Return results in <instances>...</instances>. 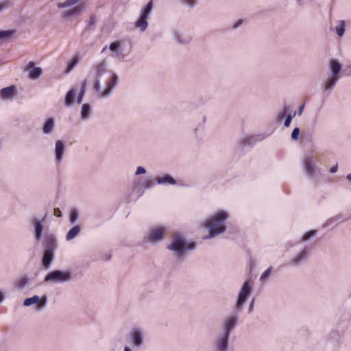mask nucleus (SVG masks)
I'll use <instances>...</instances> for the list:
<instances>
[{"label":"nucleus","mask_w":351,"mask_h":351,"mask_svg":"<svg viewBox=\"0 0 351 351\" xmlns=\"http://www.w3.org/2000/svg\"><path fill=\"white\" fill-rule=\"evenodd\" d=\"M298 3V5H302L303 4V0H295Z\"/></svg>","instance_id":"58"},{"label":"nucleus","mask_w":351,"mask_h":351,"mask_svg":"<svg viewBox=\"0 0 351 351\" xmlns=\"http://www.w3.org/2000/svg\"><path fill=\"white\" fill-rule=\"evenodd\" d=\"M34 65V62H29L28 63V64L25 66V70L27 71L29 70L30 68H32Z\"/></svg>","instance_id":"54"},{"label":"nucleus","mask_w":351,"mask_h":351,"mask_svg":"<svg viewBox=\"0 0 351 351\" xmlns=\"http://www.w3.org/2000/svg\"><path fill=\"white\" fill-rule=\"evenodd\" d=\"M55 128V120L53 117L47 118L43 125V132L44 134H50L53 132Z\"/></svg>","instance_id":"20"},{"label":"nucleus","mask_w":351,"mask_h":351,"mask_svg":"<svg viewBox=\"0 0 351 351\" xmlns=\"http://www.w3.org/2000/svg\"><path fill=\"white\" fill-rule=\"evenodd\" d=\"M230 336L223 334L216 341V348L218 351H227Z\"/></svg>","instance_id":"17"},{"label":"nucleus","mask_w":351,"mask_h":351,"mask_svg":"<svg viewBox=\"0 0 351 351\" xmlns=\"http://www.w3.org/2000/svg\"><path fill=\"white\" fill-rule=\"evenodd\" d=\"M86 84H87V80H84L82 82V84H81L80 91H82V90H83V93H85V92H86Z\"/></svg>","instance_id":"49"},{"label":"nucleus","mask_w":351,"mask_h":351,"mask_svg":"<svg viewBox=\"0 0 351 351\" xmlns=\"http://www.w3.org/2000/svg\"><path fill=\"white\" fill-rule=\"evenodd\" d=\"M272 267H268L261 276L260 280L261 282H265L267 278L270 276L271 273Z\"/></svg>","instance_id":"35"},{"label":"nucleus","mask_w":351,"mask_h":351,"mask_svg":"<svg viewBox=\"0 0 351 351\" xmlns=\"http://www.w3.org/2000/svg\"><path fill=\"white\" fill-rule=\"evenodd\" d=\"M84 94L83 93V90L82 91H80L78 95H77V104H81L82 101V99H83V97L84 96Z\"/></svg>","instance_id":"46"},{"label":"nucleus","mask_w":351,"mask_h":351,"mask_svg":"<svg viewBox=\"0 0 351 351\" xmlns=\"http://www.w3.org/2000/svg\"><path fill=\"white\" fill-rule=\"evenodd\" d=\"M156 182L158 184H176V180L169 174H165L163 176L157 177Z\"/></svg>","instance_id":"21"},{"label":"nucleus","mask_w":351,"mask_h":351,"mask_svg":"<svg viewBox=\"0 0 351 351\" xmlns=\"http://www.w3.org/2000/svg\"><path fill=\"white\" fill-rule=\"evenodd\" d=\"M106 48H107L106 47H104L103 48V49H102L101 52H102V53H103V52H104V51L106 50Z\"/></svg>","instance_id":"60"},{"label":"nucleus","mask_w":351,"mask_h":351,"mask_svg":"<svg viewBox=\"0 0 351 351\" xmlns=\"http://www.w3.org/2000/svg\"><path fill=\"white\" fill-rule=\"evenodd\" d=\"M338 169V165L336 164L335 166L332 167L330 169V172L332 173H335L337 171Z\"/></svg>","instance_id":"51"},{"label":"nucleus","mask_w":351,"mask_h":351,"mask_svg":"<svg viewBox=\"0 0 351 351\" xmlns=\"http://www.w3.org/2000/svg\"><path fill=\"white\" fill-rule=\"evenodd\" d=\"M228 218V214L223 210H219L205 220L203 226L209 230V234L206 238H213L215 236L224 232L226 227L225 221Z\"/></svg>","instance_id":"2"},{"label":"nucleus","mask_w":351,"mask_h":351,"mask_svg":"<svg viewBox=\"0 0 351 351\" xmlns=\"http://www.w3.org/2000/svg\"><path fill=\"white\" fill-rule=\"evenodd\" d=\"M346 178L351 183V173L348 174Z\"/></svg>","instance_id":"57"},{"label":"nucleus","mask_w":351,"mask_h":351,"mask_svg":"<svg viewBox=\"0 0 351 351\" xmlns=\"http://www.w3.org/2000/svg\"><path fill=\"white\" fill-rule=\"evenodd\" d=\"M195 248V243L194 242H187L180 236L175 237L171 244L167 247V249L173 251L178 259H180L187 252L192 251Z\"/></svg>","instance_id":"5"},{"label":"nucleus","mask_w":351,"mask_h":351,"mask_svg":"<svg viewBox=\"0 0 351 351\" xmlns=\"http://www.w3.org/2000/svg\"><path fill=\"white\" fill-rule=\"evenodd\" d=\"M54 215L58 217H61L62 216V212L59 208H54Z\"/></svg>","instance_id":"48"},{"label":"nucleus","mask_w":351,"mask_h":351,"mask_svg":"<svg viewBox=\"0 0 351 351\" xmlns=\"http://www.w3.org/2000/svg\"><path fill=\"white\" fill-rule=\"evenodd\" d=\"M14 34L12 30H1L0 31V40L7 39L12 36Z\"/></svg>","instance_id":"34"},{"label":"nucleus","mask_w":351,"mask_h":351,"mask_svg":"<svg viewBox=\"0 0 351 351\" xmlns=\"http://www.w3.org/2000/svg\"><path fill=\"white\" fill-rule=\"evenodd\" d=\"M182 3L190 8H193L195 5L196 0H182Z\"/></svg>","instance_id":"42"},{"label":"nucleus","mask_w":351,"mask_h":351,"mask_svg":"<svg viewBox=\"0 0 351 351\" xmlns=\"http://www.w3.org/2000/svg\"><path fill=\"white\" fill-rule=\"evenodd\" d=\"M237 322L238 317L237 313L226 318L223 323V334L230 336L231 331L234 328Z\"/></svg>","instance_id":"15"},{"label":"nucleus","mask_w":351,"mask_h":351,"mask_svg":"<svg viewBox=\"0 0 351 351\" xmlns=\"http://www.w3.org/2000/svg\"><path fill=\"white\" fill-rule=\"evenodd\" d=\"M47 303V297L46 295H44L41 298H40V301L38 302V304L36 306V310L40 311L44 308H45Z\"/></svg>","instance_id":"31"},{"label":"nucleus","mask_w":351,"mask_h":351,"mask_svg":"<svg viewBox=\"0 0 351 351\" xmlns=\"http://www.w3.org/2000/svg\"><path fill=\"white\" fill-rule=\"evenodd\" d=\"M42 69L40 67H34L29 72V77L32 80L38 79L42 74Z\"/></svg>","instance_id":"25"},{"label":"nucleus","mask_w":351,"mask_h":351,"mask_svg":"<svg viewBox=\"0 0 351 351\" xmlns=\"http://www.w3.org/2000/svg\"><path fill=\"white\" fill-rule=\"evenodd\" d=\"M263 139L262 135L250 136L241 138L238 142V147L240 149L247 146L254 145L258 141Z\"/></svg>","instance_id":"14"},{"label":"nucleus","mask_w":351,"mask_h":351,"mask_svg":"<svg viewBox=\"0 0 351 351\" xmlns=\"http://www.w3.org/2000/svg\"><path fill=\"white\" fill-rule=\"evenodd\" d=\"M66 151V143L62 140H57L55 143L54 156L56 164H60L63 159Z\"/></svg>","instance_id":"11"},{"label":"nucleus","mask_w":351,"mask_h":351,"mask_svg":"<svg viewBox=\"0 0 351 351\" xmlns=\"http://www.w3.org/2000/svg\"><path fill=\"white\" fill-rule=\"evenodd\" d=\"M348 69L350 70V74H351V65L348 67Z\"/></svg>","instance_id":"61"},{"label":"nucleus","mask_w":351,"mask_h":351,"mask_svg":"<svg viewBox=\"0 0 351 351\" xmlns=\"http://www.w3.org/2000/svg\"><path fill=\"white\" fill-rule=\"evenodd\" d=\"M129 337L132 346L138 349L144 345L145 334L140 327H133L129 332Z\"/></svg>","instance_id":"9"},{"label":"nucleus","mask_w":351,"mask_h":351,"mask_svg":"<svg viewBox=\"0 0 351 351\" xmlns=\"http://www.w3.org/2000/svg\"><path fill=\"white\" fill-rule=\"evenodd\" d=\"M71 279L72 273L70 270L62 271L56 269L48 273L44 278V282L51 283H64L69 282Z\"/></svg>","instance_id":"6"},{"label":"nucleus","mask_w":351,"mask_h":351,"mask_svg":"<svg viewBox=\"0 0 351 351\" xmlns=\"http://www.w3.org/2000/svg\"><path fill=\"white\" fill-rule=\"evenodd\" d=\"M81 0H66L64 2H60L58 3L57 6L60 9L64 8L66 7L73 6V5H77L80 4Z\"/></svg>","instance_id":"27"},{"label":"nucleus","mask_w":351,"mask_h":351,"mask_svg":"<svg viewBox=\"0 0 351 351\" xmlns=\"http://www.w3.org/2000/svg\"><path fill=\"white\" fill-rule=\"evenodd\" d=\"M81 231V227L79 225L73 226L66 235V240L71 241L76 237Z\"/></svg>","instance_id":"22"},{"label":"nucleus","mask_w":351,"mask_h":351,"mask_svg":"<svg viewBox=\"0 0 351 351\" xmlns=\"http://www.w3.org/2000/svg\"><path fill=\"white\" fill-rule=\"evenodd\" d=\"M27 283H28V280L25 278H22L18 280V282L16 283V286L19 289H23L27 285Z\"/></svg>","instance_id":"39"},{"label":"nucleus","mask_w":351,"mask_h":351,"mask_svg":"<svg viewBox=\"0 0 351 351\" xmlns=\"http://www.w3.org/2000/svg\"><path fill=\"white\" fill-rule=\"evenodd\" d=\"M96 23V16L93 14L90 16L89 20L88 21V26L91 27L92 25H94Z\"/></svg>","instance_id":"43"},{"label":"nucleus","mask_w":351,"mask_h":351,"mask_svg":"<svg viewBox=\"0 0 351 351\" xmlns=\"http://www.w3.org/2000/svg\"><path fill=\"white\" fill-rule=\"evenodd\" d=\"M16 88L14 86H10L2 88L0 91V97L3 99H12L14 96Z\"/></svg>","instance_id":"19"},{"label":"nucleus","mask_w":351,"mask_h":351,"mask_svg":"<svg viewBox=\"0 0 351 351\" xmlns=\"http://www.w3.org/2000/svg\"><path fill=\"white\" fill-rule=\"evenodd\" d=\"M91 107L88 104H84L81 109V118L86 120L90 117Z\"/></svg>","instance_id":"23"},{"label":"nucleus","mask_w":351,"mask_h":351,"mask_svg":"<svg viewBox=\"0 0 351 351\" xmlns=\"http://www.w3.org/2000/svg\"><path fill=\"white\" fill-rule=\"evenodd\" d=\"M146 173L145 169L144 167H143L139 166L136 169L135 175L138 176V175L143 174V173Z\"/></svg>","instance_id":"45"},{"label":"nucleus","mask_w":351,"mask_h":351,"mask_svg":"<svg viewBox=\"0 0 351 351\" xmlns=\"http://www.w3.org/2000/svg\"><path fill=\"white\" fill-rule=\"evenodd\" d=\"M44 252L42 265L48 269L54 259V251L57 247L56 237L53 234H46L43 241Z\"/></svg>","instance_id":"4"},{"label":"nucleus","mask_w":351,"mask_h":351,"mask_svg":"<svg viewBox=\"0 0 351 351\" xmlns=\"http://www.w3.org/2000/svg\"><path fill=\"white\" fill-rule=\"evenodd\" d=\"M254 299H253L250 304V306H249V308H248V312L249 313H251L253 310H254Z\"/></svg>","instance_id":"50"},{"label":"nucleus","mask_w":351,"mask_h":351,"mask_svg":"<svg viewBox=\"0 0 351 351\" xmlns=\"http://www.w3.org/2000/svg\"><path fill=\"white\" fill-rule=\"evenodd\" d=\"M12 6L13 3L11 0H0V13Z\"/></svg>","instance_id":"30"},{"label":"nucleus","mask_w":351,"mask_h":351,"mask_svg":"<svg viewBox=\"0 0 351 351\" xmlns=\"http://www.w3.org/2000/svg\"><path fill=\"white\" fill-rule=\"evenodd\" d=\"M243 19H239L238 21H237L234 23V25H233V26H232V28H233V29H237V28H238L239 26H241V25L243 24Z\"/></svg>","instance_id":"47"},{"label":"nucleus","mask_w":351,"mask_h":351,"mask_svg":"<svg viewBox=\"0 0 351 351\" xmlns=\"http://www.w3.org/2000/svg\"><path fill=\"white\" fill-rule=\"evenodd\" d=\"M287 107L285 106V107H284V108H283V110H282V112L279 114V117H282V115L287 112Z\"/></svg>","instance_id":"56"},{"label":"nucleus","mask_w":351,"mask_h":351,"mask_svg":"<svg viewBox=\"0 0 351 351\" xmlns=\"http://www.w3.org/2000/svg\"><path fill=\"white\" fill-rule=\"evenodd\" d=\"M123 351H132V350L129 346H125Z\"/></svg>","instance_id":"59"},{"label":"nucleus","mask_w":351,"mask_h":351,"mask_svg":"<svg viewBox=\"0 0 351 351\" xmlns=\"http://www.w3.org/2000/svg\"><path fill=\"white\" fill-rule=\"evenodd\" d=\"M295 114H296V112H295L293 114H288L286 116L285 121H284V125L285 127L288 128L290 126L291 122L293 118L295 116Z\"/></svg>","instance_id":"38"},{"label":"nucleus","mask_w":351,"mask_h":351,"mask_svg":"<svg viewBox=\"0 0 351 351\" xmlns=\"http://www.w3.org/2000/svg\"><path fill=\"white\" fill-rule=\"evenodd\" d=\"M40 301V297L35 295L31 298H27L23 301V305L25 306H29L32 304H37Z\"/></svg>","instance_id":"29"},{"label":"nucleus","mask_w":351,"mask_h":351,"mask_svg":"<svg viewBox=\"0 0 351 351\" xmlns=\"http://www.w3.org/2000/svg\"><path fill=\"white\" fill-rule=\"evenodd\" d=\"M75 99V90L73 89L69 90L66 96L64 99V104L67 106H70L73 104V101Z\"/></svg>","instance_id":"26"},{"label":"nucleus","mask_w":351,"mask_h":351,"mask_svg":"<svg viewBox=\"0 0 351 351\" xmlns=\"http://www.w3.org/2000/svg\"><path fill=\"white\" fill-rule=\"evenodd\" d=\"M46 217L47 214H45L41 220H38L36 219H34L33 223L34 226V237L37 241H40L41 240L44 228L43 222L45 221Z\"/></svg>","instance_id":"16"},{"label":"nucleus","mask_w":351,"mask_h":351,"mask_svg":"<svg viewBox=\"0 0 351 351\" xmlns=\"http://www.w3.org/2000/svg\"><path fill=\"white\" fill-rule=\"evenodd\" d=\"M93 69L95 73L93 88L97 97L102 99L109 97L118 84V75L108 70L105 61L94 65Z\"/></svg>","instance_id":"1"},{"label":"nucleus","mask_w":351,"mask_h":351,"mask_svg":"<svg viewBox=\"0 0 351 351\" xmlns=\"http://www.w3.org/2000/svg\"><path fill=\"white\" fill-rule=\"evenodd\" d=\"M153 8V1L150 0L147 5L143 8L138 19L135 22V26L139 28L141 32L147 29L148 26L147 19Z\"/></svg>","instance_id":"8"},{"label":"nucleus","mask_w":351,"mask_h":351,"mask_svg":"<svg viewBox=\"0 0 351 351\" xmlns=\"http://www.w3.org/2000/svg\"><path fill=\"white\" fill-rule=\"evenodd\" d=\"M175 37H176L177 41L182 44L188 43L191 40L189 37L182 38V36L180 35H179L178 34H176L175 35Z\"/></svg>","instance_id":"40"},{"label":"nucleus","mask_w":351,"mask_h":351,"mask_svg":"<svg viewBox=\"0 0 351 351\" xmlns=\"http://www.w3.org/2000/svg\"><path fill=\"white\" fill-rule=\"evenodd\" d=\"M79 212L76 208H72L69 212V221L71 224H75L79 219Z\"/></svg>","instance_id":"24"},{"label":"nucleus","mask_w":351,"mask_h":351,"mask_svg":"<svg viewBox=\"0 0 351 351\" xmlns=\"http://www.w3.org/2000/svg\"><path fill=\"white\" fill-rule=\"evenodd\" d=\"M345 26H346V23L343 20H340L337 22V25L335 27V31H336L337 34L339 37L343 36V35L344 34L345 30H346Z\"/></svg>","instance_id":"28"},{"label":"nucleus","mask_w":351,"mask_h":351,"mask_svg":"<svg viewBox=\"0 0 351 351\" xmlns=\"http://www.w3.org/2000/svg\"><path fill=\"white\" fill-rule=\"evenodd\" d=\"M84 9V4L80 3L71 9L64 11L63 16L64 18H69L73 16H79L83 12Z\"/></svg>","instance_id":"18"},{"label":"nucleus","mask_w":351,"mask_h":351,"mask_svg":"<svg viewBox=\"0 0 351 351\" xmlns=\"http://www.w3.org/2000/svg\"><path fill=\"white\" fill-rule=\"evenodd\" d=\"M164 238V231L162 228H154L151 229L150 232L145 239L152 243L160 241Z\"/></svg>","instance_id":"13"},{"label":"nucleus","mask_w":351,"mask_h":351,"mask_svg":"<svg viewBox=\"0 0 351 351\" xmlns=\"http://www.w3.org/2000/svg\"><path fill=\"white\" fill-rule=\"evenodd\" d=\"M304 105L301 106L299 108L298 111V115H301V114H302V112H303V110H304Z\"/></svg>","instance_id":"55"},{"label":"nucleus","mask_w":351,"mask_h":351,"mask_svg":"<svg viewBox=\"0 0 351 351\" xmlns=\"http://www.w3.org/2000/svg\"><path fill=\"white\" fill-rule=\"evenodd\" d=\"M121 47L120 43L118 41L112 42L109 46V49L112 52H118Z\"/></svg>","instance_id":"37"},{"label":"nucleus","mask_w":351,"mask_h":351,"mask_svg":"<svg viewBox=\"0 0 351 351\" xmlns=\"http://www.w3.org/2000/svg\"><path fill=\"white\" fill-rule=\"evenodd\" d=\"M47 303V297L46 295H44L41 298H40V301L38 302V304L36 306V310L40 311L44 308H45Z\"/></svg>","instance_id":"32"},{"label":"nucleus","mask_w":351,"mask_h":351,"mask_svg":"<svg viewBox=\"0 0 351 351\" xmlns=\"http://www.w3.org/2000/svg\"><path fill=\"white\" fill-rule=\"evenodd\" d=\"M317 234L316 230H311L310 231L306 232L302 237V241H307L313 237L315 236Z\"/></svg>","instance_id":"33"},{"label":"nucleus","mask_w":351,"mask_h":351,"mask_svg":"<svg viewBox=\"0 0 351 351\" xmlns=\"http://www.w3.org/2000/svg\"><path fill=\"white\" fill-rule=\"evenodd\" d=\"M304 169L310 179L314 178L321 173L320 169L316 165L312 156H306L304 160Z\"/></svg>","instance_id":"10"},{"label":"nucleus","mask_w":351,"mask_h":351,"mask_svg":"<svg viewBox=\"0 0 351 351\" xmlns=\"http://www.w3.org/2000/svg\"><path fill=\"white\" fill-rule=\"evenodd\" d=\"M300 131V128L298 127L293 129V130L291 132V138L293 140L297 141L298 139Z\"/></svg>","instance_id":"41"},{"label":"nucleus","mask_w":351,"mask_h":351,"mask_svg":"<svg viewBox=\"0 0 351 351\" xmlns=\"http://www.w3.org/2000/svg\"><path fill=\"white\" fill-rule=\"evenodd\" d=\"M154 185V182L152 180H147L146 182H145L142 186L145 188V189H150Z\"/></svg>","instance_id":"44"},{"label":"nucleus","mask_w":351,"mask_h":351,"mask_svg":"<svg viewBox=\"0 0 351 351\" xmlns=\"http://www.w3.org/2000/svg\"><path fill=\"white\" fill-rule=\"evenodd\" d=\"M78 62V60L77 58H73L69 63H68V65H67V68H66V73H69L70 72L74 67L77 64Z\"/></svg>","instance_id":"36"},{"label":"nucleus","mask_w":351,"mask_h":351,"mask_svg":"<svg viewBox=\"0 0 351 351\" xmlns=\"http://www.w3.org/2000/svg\"><path fill=\"white\" fill-rule=\"evenodd\" d=\"M5 299V293L0 290V304Z\"/></svg>","instance_id":"53"},{"label":"nucleus","mask_w":351,"mask_h":351,"mask_svg":"<svg viewBox=\"0 0 351 351\" xmlns=\"http://www.w3.org/2000/svg\"><path fill=\"white\" fill-rule=\"evenodd\" d=\"M252 291V283L250 280H246L243 284L237 296V302L235 304V310L237 312H239L243 308L244 304L251 295Z\"/></svg>","instance_id":"7"},{"label":"nucleus","mask_w":351,"mask_h":351,"mask_svg":"<svg viewBox=\"0 0 351 351\" xmlns=\"http://www.w3.org/2000/svg\"><path fill=\"white\" fill-rule=\"evenodd\" d=\"M339 218V216H337V217H335V218L330 219H329V220H328V221H327L326 224H327V225H330V223H332L333 221H335L337 220Z\"/></svg>","instance_id":"52"},{"label":"nucleus","mask_w":351,"mask_h":351,"mask_svg":"<svg viewBox=\"0 0 351 351\" xmlns=\"http://www.w3.org/2000/svg\"><path fill=\"white\" fill-rule=\"evenodd\" d=\"M310 254V249L305 247L302 250L289 262V265L298 266L307 260Z\"/></svg>","instance_id":"12"},{"label":"nucleus","mask_w":351,"mask_h":351,"mask_svg":"<svg viewBox=\"0 0 351 351\" xmlns=\"http://www.w3.org/2000/svg\"><path fill=\"white\" fill-rule=\"evenodd\" d=\"M329 66L330 71L328 76L324 81L322 86L323 93L326 94V97L330 95L333 88L339 80L342 69L341 64L337 60H331Z\"/></svg>","instance_id":"3"}]
</instances>
